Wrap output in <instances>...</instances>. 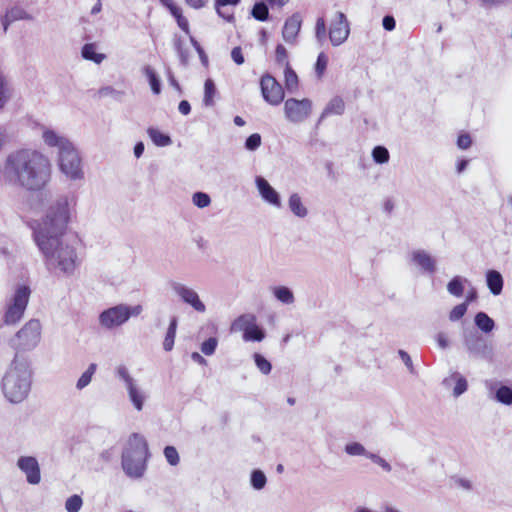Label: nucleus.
Masks as SVG:
<instances>
[{"label":"nucleus","mask_w":512,"mask_h":512,"mask_svg":"<svg viewBox=\"0 0 512 512\" xmlns=\"http://www.w3.org/2000/svg\"><path fill=\"white\" fill-rule=\"evenodd\" d=\"M1 175L6 184L38 192L50 182L52 166L49 158L42 152L19 149L8 154Z\"/></svg>","instance_id":"2"},{"label":"nucleus","mask_w":512,"mask_h":512,"mask_svg":"<svg viewBox=\"0 0 512 512\" xmlns=\"http://www.w3.org/2000/svg\"><path fill=\"white\" fill-rule=\"evenodd\" d=\"M147 134L157 147H166L172 144L171 137L155 127H148Z\"/></svg>","instance_id":"28"},{"label":"nucleus","mask_w":512,"mask_h":512,"mask_svg":"<svg viewBox=\"0 0 512 512\" xmlns=\"http://www.w3.org/2000/svg\"><path fill=\"white\" fill-rule=\"evenodd\" d=\"M456 484L460 488H462L464 490H467V491H470L473 488L472 482L469 479H466V478H457L456 479Z\"/></svg>","instance_id":"63"},{"label":"nucleus","mask_w":512,"mask_h":512,"mask_svg":"<svg viewBox=\"0 0 512 512\" xmlns=\"http://www.w3.org/2000/svg\"><path fill=\"white\" fill-rule=\"evenodd\" d=\"M290 211L299 218H305L308 215V209L302 203V199L298 193H292L288 199Z\"/></svg>","instance_id":"27"},{"label":"nucleus","mask_w":512,"mask_h":512,"mask_svg":"<svg viewBox=\"0 0 512 512\" xmlns=\"http://www.w3.org/2000/svg\"><path fill=\"white\" fill-rule=\"evenodd\" d=\"M285 87L288 92L294 93L298 88V76L292 67L284 69Z\"/></svg>","instance_id":"39"},{"label":"nucleus","mask_w":512,"mask_h":512,"mask_svg":"<svg viewBox=\"0 0 512 512\" xmlns=\"http://www.w3.org/2000/svg\"><path fill=\"white\" fill-rule=\"evenodd\" d=\"M382 26L386 31H393L396 28V20L393 15H385L382 19Z\"/></svg>","instance_id":"59"},{"label":"nucleus","mask_w":512,"mask_h":512,"mask_svg":"<svg viewBox=\"0 0 512 512\" xmlns=\"http://www.w3.org/2000/svg\"><path fill=\"white\" fill-rule=\"evenodd\" d=\"M115 376L121 380L126 388L128 398L137 411H141L146 400L145 391L140 387L138 382L131 376L125 365H118L115 368Z\"/></svg>","instance_id":"10"},{"label":"nucleus","mask_w":512,"mask_h":512,"mask_svg":"<svg viewBox=\"0 0 512 512\" xmlns=\"http://www.w3.org/2000/svg\"><path fill=\"white\" fill-rule=\"evenodd\" d=\"M490 392H493V398L503 405H512V388L500 382H492L489 384Z\"/></svg>","instance_id":"21"},{"label":"nucleus","mask_w":512,"mask_h":512,"mask_svg":"<svg viewBox=\"0 0 512 512\" xmlns=\"http://www.w3.org/2000/svg\"><path fill=\"white\" fill-rule=\"evenodd\" d=\"M99 94L102 97L110 96L116 100H121V98L124 96V91L116 90L115 88L111 86H105L99 89Z\"/></svg>","instance_id":"55"},{"label":"nucleus","mask_w":512,"mask_h":512,"mask_svg":"<svg viewBox=\"0 0 512 512\" xmlns=\"http://www.w3.org/2000/svg\"><path fill=\"white\" fill-rule=\"evenodd\" d=\"M511 2L512 0H479L480 6L486 10L500 8Z\"/></svg>","instance_id":"54"},{"label":"nucleus","mask_w":512,"mask_h":512,"mask_svg":"<svg viewBox=\"0 0 512 512\" xmlns=\"http://www.w3.org/2000/svg\"><path fill=\"white\" fill-rule=\"evenodd\" d=\"M275 60L278 65L284 68L291 67L288 61V53L284 45L278 44L275 49Z\"/></svg>","instance_id":"46"},{"label":"nucleus","mask_w":512,"mask_h":512,"mask_svg":"<svg viewBox=\"0 0 512 512\" xmlns=\"http://www.w3.org/2000/svg\"><path fill=\"white\" fill-rule=\"evenodd\" d=\"M251 15L257 21H267L269 19V8L267 2L265 0L256 1L251 9Z\"/></svg>","instance_id":"34"},{"label":"nucleus","mask_w":512,"mask_h":512,"mask_svg":"<svg viewBox=\"0 0 512 512\" xmlns=\"http://www.w3.org/2000/svg\"><path fill=\"white\" fill-rule=\"evenodd\" d=\"M435 340H436L439 348H441L442 350H445L450 346V341H449L447 335L443 332L437 333V335L435 336Z\"/></svg>","instance_id":"61"},{"label":"nucleus","mask_w":512,"mask_h":512,"mask_svg":"<svg viewBox=\"0 0 512 512\" xmlns=\"http://www.w3.org/2000/svg\"><path fill=\"white\" fill-rule=\"evenodd\" d=\"M141 312V305L118 304L103 310L99 314V324L110 330L125 324L132 316H138Z\"/></svg>","instance_id":"6"},{"label":"nucleus","mask_w":512,"mask_h":512,"mask_svg":"<svg viewBox=\"0 0 512 512\" xmlns=\"http://www.w3.org/2000/svg\"><path fill=\"white\" fill-rule=\"evenodd\" d=\"M17 467L26 475V480L31 485H37L41 481V471L38 460L34 456H21L17 460Z\"/></svg>","instance_id":"17"},{"label":"nucleus","mask_w":512,"mask_h":512,"mask_svg":"<svg viewBox=\"0 0 512 512\" xmlns=\"http://www.w3.org/2000/svg\"><path fill=\"white\" fill-rule=\"evenodd\" d=\"M398 355L401 358V360L404 362V364L407 367V369L409 370V372L411 374H416V370L414 368V365H413V362H412V359H411L410 355L406 351H404L402 349H400L398 351Z\"/></svg>","instance_id":"58"},{"label":"nucleus","mask_w":512,"mask_h":512,"mask_svg":"<svg viewBox=\"0 0 512 512\" xmlns=\"http://www.w3.org/2000/svg\"><path fill=\"white\" fill-rule=\"evenodd\" d=\"M231 331H242L245 342H261L265 336V330L257 324L254 314H242L231 324Z\"/></svg>","instance_id":"11"},{"label":"nucleus","mask_w":512,"mask_h":512,"mask_svg":"<svg viewBox=\"0 0 512 512\" xmlns=\"http://www.w3.org/2000/svg\"><path fill=\"white\" fill-rule=\"evenodd\" d=\"M32 385V369L26 357L16 353L2 378L4 397L13 404L23 402Z\"/></svg>","instance_id":"4"},{"label":"nucleus","mask_w":512,"mask_h":512,"mask_svg":"<svg viewBox=\"0 0 512 512\" xmlns=\"http://www.w3.org/2000/svg\"><path fill=\"white\" fill-rule=\"evenodd\" d=\"M255 185L263 201L277 208L282 206L280 194L264 177L256 176Z\"/></svg>","instance_id":"18"},{"label":"nucleus","mask_w":512,"mask_h":512,"mask_svg":"<svg viewBox=\"0 0 512 512\" xmlns=\"http://www.w3.org/2000/svg\"><path fill=\"white\" fill-rule=\"evenodd\" d=\"M178 110L182 115H188L191 112V105L187 100H181L178 105Z\"/></svg>","instance_id":"64"},{"label":"nucleus","mask_w":512,"mask_h":512,"mask_svg":"<svg viewBox=\"0 0 512 512\" xmlns=\"http://www.w3.org/2000/svg\"><path fill=\"white\" fill-rule=\"evenodd\" d=\"M326 22L323 17H318L315 23V38L320 45L326 41Z\"/></svg>","instance_id":"43"},{"label":"nucleus","mask_w":512,"mask_h":512,"mask_svg":"<svg viewBox=\"0 0 512 512\" xmlns=\"http://www.w3.org/2000/svg\"><path fill=\"white\" fill-rule=\"evenodd\" d=\"M476 327L483 333H490L495 328L494 320L485 312H478L474 317Z\"/></svg>","instance_id":"30"},{"label":"nucleus","mask_w":512,"mask_h":512,"mask_svg":"<svg viewBox=\"0 0 512 512\" xmlns=\"http://www.w3.org/2000/svg\"><path fill=\"white\" fill-rule=\"evenodd\" d=\"M149 457L148 444L143 436L133 433L123 449L121 456V466L124 473L133 479L143 477L147 468V459Z\"/></svg>","instance_id":"5"},{"label":"nucleus","mask_w":512,"mask_h":512,"mask_svg":"<svg viewBox=\"0 0 512 512\" xmlns=\"http://www.w3.org/2000/svg\"><path fill=\"white\" fill-rule=\"evenodd\" d=\"M218 346L216 337H209L201 344V352L206 356H211L215 353Z\"/></svg>","instance_id":"51"},{"label":"nucleus","mask_w":512,"mask_h":512,"mask_svg":"<svg viewBox=\"0 0 512 512\" xmlns=\"http://www.w3.org/2000/svg\"><path fill=\"white\" fill-rule=\"evenodd\" d=\"M30 293L31 290L26 285H20L16 288L14 295L7 304L3 324L14 325L21 320L27 308Z\"/></svg>","instance_id":"8"},{"label":"nucleus","mask_w":512,"mask_h":512,"mask_svg":"<svg viewBox=\"0 0 512 512\" xmlns=\"http://www.w3.org/2000/svg\"><path fill=\"white\" fill-rule=\"evenodd\" d=\"M263 99L272 106H278L284 100L285 93L281 84L270 74H265L260 80Z\"/></svg>","instance_id":"13"},{"label":"nucleus","mask_w":512,"mask_h":512,"mask_svg":"<svg viewBox=\"0 0 512 512\" xmlns=\"http://www.w3.org/2000/svg\"><path fill=\"white\" fill-rule=\"evenodd\" d=\"M217 94V89L214 81L210 78L206 79L204 83V97L203 104L206 107H212L215 104L214 98Z\"/></svg>","instance_id":"35"},{"label":"nucleus","mask_w":512,"mask_h":512,"mask_svg":"<svg viewBox=\"0 0 512 512\" xmlns=\"http://www.w3.org/2000/svg\"><path fill=\"white\" fill-rule=\"evenodd\" d=\"M272 293L274 297L283 304L290 305L295 301L293 291L287 286H275L272 289Z\"/></svg>","instance_id":"32"},{"label":"nucleus","mask_w":512,"mask_h":512,"mask_svg":"<svg viewBox=\"0 0 512 512\" xmlns=\"http://www.w3.org/2000/svg\"><path fill=\"white\" fill-rule=\"evenodd\" d=\"M253 359H254L256 367L259 369V371L262 374L268 375V374L271 373L272 364L262 354H260L258 352L254 353L253 354Z\"/></svg>","instance_id":"42"},{"label":"nucleus","mask_w":512,"mask_h":512,"mask_svg":"<svg viewBox=\"0 0 512 512\" xmlns=\"http://www.w3.org/2000/svg\"><path fill=\"white\" fill-rule=\"evenodd\" d=\"M410 259L422 274L433 276L437 271V260L424 249L413 250Z\"/></svg>","instance_id":"16"},{"label":"nucleus","mask_w":512,"mask_h":512,"mask_svg":"<svg viewBox=\"0 0 512 512\" xmlns=\"http://www.w3.org/2000/svg\"><path fill=\"white\" fill-rule=\"evenodd\" d=\"M371 156L376 164H386L390 160V153L383 145H377L372 149Z\"/></svg>","instance_id":"38"},{"label":"nucleus","mask_w":512,"mask_h":512,"mask_svg":"<svg viewBox=\"0 0 512 512\" xmlns=\"http://www.w3.org/2000/svg\"><path fill=\"white\" fill-rule=\"evenodd\" d=\"M463 344L471 357L490 359L493 355V348L477 330L473 328L464 329L462 332Z\"/></svg>","instance_id":"9"},{"label":"nucleus","mask_w":512,"mask_h":512,"mask_svg":"<svg viewBox=\"0 0 512 512\" xmlns=\"http://www.w3.org/2000/svg\"><path fill=\"white\" fill-rule=\"evenodd\" d=\"M178 320L176 316L170 319V323L163 341V349L165 351H171L174 347V341L176 337Z\"/></svg>","instance_id":"33"},{"label":"nucleus","mask_w":512,"mask_h":512,"mask_svg":"<svg viewBox=\"0 0 512 512\" xmlns=\"http://www.w3.org/2000/svg\"><path fill=\"white\" fill-rule=\"evenodd\" d=\"M261 143V135L259 133H253L246 138L245 149L248 151H255L261 146Z\"/></svg>","instance_id":"52"},{"label":"nucleus","mask_w":512,"mask_h":512,"mask_svg":"<svg viewBox=\"0 0 512 512\" xmlns=\"http://www.w3.org/2000/svg\"><path fill=\"white\" fill-rule=\"evenodd\" d=\"M469 280L463 276L456 275L451 278V280L447 283V292L456 297L460 298L464 295L465 284H468Z\"/></svg>","instance_id":"26"},{"label":"nucleus","mask_w":512,"mask_h":512,"mask_svg":"<svg viewBox=\"0 0 512 512\" xmlns=\"http://www.w3.org/2000/svg\"><path fill=\"white\" fill-rule=\"evenodd\" d=\"M312 111V101L308 98L301 100L288 98L284 103V113L286 119L291 123H301L305 121Z\"/></svg>","instance_id":"12"},{"label":"nucleus","mask_w":512,"mask_h":512,"mask_svg":"<svg viewBox=\"0 0 512 512\" xmlns=\"http://www.w3.org/2000/svg\"><path fill=\"white\" fill-rule=\"evenodd\" d=\"M327 64L328 56L324 52H320L317 56L315 63V73L319 79L324 75L327 68Z\"/></svg>","instance_id":"49"},{"label":"nucleus","mask_w":512,"mask_h":512,"mask_svg":"<svg viewBox=\"0 0 512 512\" xmlns=\"http://www.w3.org/2000/svg\"><path fill=\"white\" fill-rule=\"evenodd\" d=\"M344 451L349 456H364L368 459V455L371 454L364 445L359 442H349L345 445Z\"/></svg>","instance_id":"40"},{"label":"nucleus","mask_w":512,"mask_h":512,"mask_svg":"<svg viewBox=\"0 0 512 512\" xmlns=\"http://www.w3.org/2000/svg\"><path fill=\"white\" fill-rule=\"evenodd\" d=\"M231 58L237 65H242L245 62L241 47L237 46L232 49Z\"/></svg>","instance_id":"60"},{"label":"nucleus","mask_w":512,"mask_h":512,"mask_svg":"<svg viewBox=\"0 0 512 512\" xmlns=\"http://www.w3.org/2000/svg\"><path fill=\"white\" fill-rule=\"evenodd\" d=\"M350 24L343 12H337L329 27V40L333 46H340L349 37Z\"/></svg>","instance_id":"14"},{"label":"nucleus","mask_w":512,"mask_h":512,"mask_svg":"<svg viewBox=\"0 0 512 512\" xmlns=\"http://www.w3.org/2000/svg\"><path fill=\"white\" fill-rule=\"evenodd\" d=\"M41 328L39 320L31 319L10 339V346L16 353L33 350L40 342Z\"/></svg>","instance_id":"7"},{"label":"nucleus","mask_w":512,"mask_h":512,"mask_svg":"<svg viewBox=\"0 0 512 512\" xmlns=\"http://www.w3.org/2000/svg\"><path fill=\"white\" fill-rule=\"evenodd\" d=\"M190 42H191L192 46L194 47V49L196 50V52L198 53L202 64L204 66H206L208 64V57H207L204 49L201 47L199 42L193 36H190Z\"/></svg>","instance_id":"56"},{"label":"nucleus","mask_w":512,"mask_h":512,"mask_svg":"<svg viewBox=\"0 0 512 512\" xmlns=\"http://www.w3.org/2000/svg\"><path fill=\"white\" fill-rule=\"evenodd\" d=\"M485 279L486 285L492 295L498 296L502 293L504 279L499 271L495 269L487 270L485 274Z\"/></svg>","instance_id":"23"},{"label":"nucleus","mask_w":512,"mask_h":512,"mask_svg":"<svg viewBox=\"0 0 512 512\" xmlns=\"http://www.w3.org/2000/svg\"><path fill=\"white\" fill-rule=\"evenodd\" d=\"M174 48L180 58L181 63L183 65H186L188 62V51L184 48L183 42L180 37L175 36Z\"/></svg>","instance_id":"53"},{"label":"nucleus","mask_w":512,"mask_h":512,"mask_svg":"<svg viewBox=\"0 0 512 512\" xmlns=\"http://www.w3.org/2000/svg\"><path fill=\"white\" fill-rule=\"evenodd\" d=\"M345 110V103L340 96L333 97L326 107L324 108L322 114L320 115L319 122H321L325 117L329 115H342Z\"/></svg>","instance_id":"25"},{"label":"nucleus","mask_w":512,"mask_h":512,"mask_svg":"<svg viewBox=\"0 0 512 512\" xmlns=\"http://www.w3.org/2000/svg\"><path fill=\"white\" fill-rule=\"evenodd\" d=\"M42 139L48 147L57 148L60 172L70 181H82L84 179L82 159L75 145L66 136L47 127L43 128Z\"/></svg>","instance_id":"3"},{"label":"nucleus","mask_w":512,"mask_h":512,"mask_svg":"<svg viewBox=\"0 0 512 512\" xmlns=\"http://www.w3.org/2000/svg\"><path fill=\"white\" fill-rule=\"evenodd\" d=\"M97 370V364L91 363L88 368L81 374L76 382V388L78 390H83L86 388L92 381V377Z\"/></svg>","instance_id":"36"},{"label":"nucleus","mask_w":512,"mask_h":512,"mask_svg":"<svg viewBox=\"0 0 512 512\" xmlns=\"http://www.w3.org/2000/svg\"><path fill=\"white\" fill-rule=\"evenodd\" d=\"M12 95V89L6 78L0 73V109L9 101Z\"/></svg>","instance_id":"41"},{"label":"nucleus","mask_w":512,"mask_h":512,"mask_svg":"<svg viewBox=\"0 0 512 512\" xmlns=\"http://www.w3.org/2000/svg\"><path fill=\"white\" fill-rule=\"evenodd\" d=\"M240 2L241 0H215V11L226 22L233 23L235 21L234 13L229 11L227 7H236Z\"/></svg>","instance_id":"24"},{"label":"nucleus","mask_w":512,"mask_h":512,"mask_svg":"<svg viewBox=\"0 0 512 512\" xmlns=\"http://www.w3.org/2000/svg\"><path fill=\"white\" fill-rule=\"evenodd\" d=\"M81 56L83 59L100 64L106 58L105 54L96 51L95 43H86L81 48Z\"/></svg>","instance_id":"29"},{"label":"nucleus","mask_w":512,"mask_h":512,"mask_svg":"<svg viewBox=\"0 0 512 512\" xmlns=\"http://www.w3.org/2000/svg\"><path fill=\"white\" fill-rule=\"evenodd\" d=\"M143 73L149 82L153 94L159 95L162 90V83L156 71L151 66L146 65L143 68Z\"/></svg>","instance_id":"31"},{"label":"nucleus","mask_w":512,"mask_h":512,"mask_svg":"<svg viewBox=\"0 0 512 512\" xmlns=\"http://www.w3.org/2000/svg\"><path fill=\"white\" fill-rule=\"evenodd\" d=\"M453 384H455L453 388L454 397H459L463 393L467 391L468 383L464 376H462L459 372H453L450 376L446 377L442 381V385L445 388H450Z\"/></svg>","instance_id":"22"},{"label":"nucleus","mask_w":512,"mask_h":512,"mask_svg":"<svg viewBox=\"0 0 512 512\" xmlns=\"http://www.w3.org/2000/svg\"><path fill=\"white\" fill-rule=\"evenodd\" d=\"M76 203L74 192L57 195L33 229L34 241L44 256L47 270L58 277L72 276L78 265L75 246L62 239Z\"/></svg>","instance_id":"1"},{"label":"nucleus","mask_w":512,"mask_h":512,"mask_svg":"<svg viewBox=\"0 0 512 512\" xmlns=\"http://www.w3.org/2000/svg\"><path fill=\"white\" fill-rule=\"evenodd\" d=\"M267 484V477L261 469H253L250 473V485L254 490L260 491Z\"/></svg>","instance_id":"37"},{"label":"nucleus","mask_w":512,"mask_h":512,"mask_svg":"<svg viewBox=\"0 0 512 512\" xmlns=\"http://www.w3.org/2000/svg\"><path fill=\"white\" fill-rule=\"evenodd\" d=\"M19 20H33L31 14L20 6H12L6 10L5 14L0 16V22L2 24L4 32H7L9 26Z\"/></svg>","instance_id":"20"},{"label":"nucleus","mask_w":512,"mask_h":512,"mask_svg":"<svg viewBox=\"0 0 512 512\" xmlns=\"http://www.w3.org/2000/svg\"><path fill=\"white\" fill-rule=\"evenodd\" d=\"M192 203L196 207L203 209L211 204V198L206 192L197 191L192 195Z\"/></svg>","instance_id":"44"},{"label":"nucleus","mask_w":512,"mask_h":512,"mask_svg":"<svg viewBox=\"0 0 512 512\" xmlns=\"http://www.w3.org/2000/svg\"><path fill=\"white\" fill-rule=\"evenodd\" d=\"M176 22L178 27L190 37L191 35L188 20L184 16H182Z\"/></svg>","instance_id":"62"},{"label":"nucleus","mask_w":512,"mask_h":512,"mask_svg":"<svg viewBox=\"0 0 512 512\" xmlns=\"http://www.w3.org/2000/svg\"><path fill=\"white\" fill-rule=\"evenodd\" d=\"M83 505L81 496L74 494L67 498L65 502V509L67 512H79Z\"/></svg>","instance_id":"47"},{"label":"nucleus","mask_w":512,"mask_h":512,"mask_svg":"<svg viewBox=\"0 0 512 512\" xmlns=\"http://www.w3.org/2000/svg\"><path fill=\"white\" fill-rule=\"evenodd\" d=\"M472 145V138L468 133H462L457 138V146L461 150H467Z\"/></svg>","instance_id":"57"},{"label":"nucleus","mask_w":512,"mask_h":512,"mask_svg":"<svg viewBox=\"0 0 512 512\" xmlns=\"http://www.w3.org/2000/svg\"><path fill=\"white\" fill-rule=\"evenodd\" d=\"M468 307L466 303L457 304L449 312V320L451 322H457L464 317L467 313Z\"/></svg>","instance_id":"48"},{"label":"nucleus","mask_w":512,"mask_h":512,"mask_svg":"<svg viewBox=\"0 0 512 512\" xmlns=\"http://www.w3.org/2000/svg\"><path fill=\"white\" fill-rule=\"evenodd\" d=\"M302 26V16L299 12L293 13L285 20L282 37L289 45H294L297 42L298 34Z\"/></svg>","instance_id":"19"},{"label":"nucleus","mask_w":512,"mask_h":512,"mask_svg":"<svg viewBox=\"0 0 512 512\" xmlns=\"http://www.w3.org/2000/svg\"><path fill=\"white\" fill-rule=\"evenodd\" d=\"M171 288L185 304L190 305L195 311L200 313L206 311L205 304L200 300L198 293L194 289L179 282H172Z\"/></svg>","instance_id":"15"},{"label":"nucleus","mask_w":512,"mask_h":512,"mask_svg":"<svg viewBox=\"0 0 512 512\" xmlns=\"http://www.w3.org/2000/svg\"><path fill=\"white\" fill-rule=\"evenodd\" d=\"M368 459L378 465L384 472L390 473L392 471L391 464L379 454L371 452V454L368 455Z\"/></svg>","instance_id":"50"},{"label":"nucleus","mask_w":512,"mask_h":512,"mask_svg":"<svg viewBox=\"0 0 512 512\" xmlns=\"http://www.w3.org/2000/svg\"><path fill=\"white\" fill-rule=\"evenodd\" d=\"M166 461L171 466H177L180 462V456L177 449L174 446L167 445L163 450Z\"/></svg>","instance_id":"45"}]
</instances>
